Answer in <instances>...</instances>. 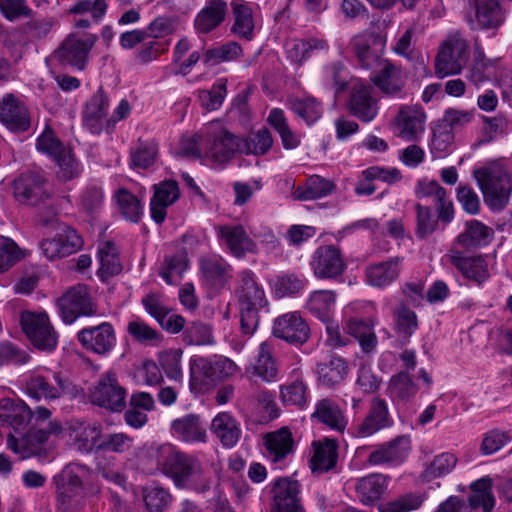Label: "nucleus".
I'll return each instance as SVG.
<instances>
[{
	"label": "nucleus",
	"instance_id": "nucleus-1",
	"mask_svg": "<svg viewBox=\"0 0 512 512\" xmlns=\"http://www.w3.org/2000/svg\"><path fill=\"white\" fill-rule=\"evenodd\" d=\"M156 451L161 472L171 479L177 489L199 494L211 489L212 474L196 455L181 451L171 444L160 445Z\"/></svg>",
	"mask_w": 512,
	"mask_h": 512
},
{
	"label": "nucleus",
	"instance_id": "nucleus-2",
	"mask_svg": "<svg viewBox=\"0 0 512 512\" xmlns=\"http://www.w3.org/2000/svg\"><path fill=\"white\" fill-rule=\"evenodd\" d=\"M54 479L57 508L61 512H80L90 499L101 494L94 471L86 464L69 463Z\"/></svg>",
	"mask_w": 512,
	"mask_h": 512
},
{
	"label": "nucleus",
	"instance_id": "nucleus-3",
	"mask_svg": "<svg viewBox=\"0 0 512 512\" xmlns=\"http://www.w3.org/2000/svg\"><path fill=\"white\" fill-rule=\"evenodd\" d=\"M235 296L240 308L241 332L250 337L259 324L258 311L267 305L265 292L253 271L244 269L239 272Z\"/></svg>",
	"mask_w": 512,
	"mask_h": 512
},
{
	"label": "nucleus",
	"instance_id": "nucleus-4",
	"mask_svg": "<svg viewBox=\"0 0 512 512\" xmlns=\"http://www.w3.org/2000/svg\"><path fill=\"white\" fill-rule=\"evenodd\" d=\"M474 178L482 191L485 203L493 210H500L508 203L512 191L509 174L498 165L474 170Z\"/></svg>",
	"mask_w": 512,
	"mask_h": 512
},
{
	"label": "nucleus",
	"instance_id": "nucleus-5",
	"mask_svg": "<svg viewBox=\"0 0 512 512\" xmlns=\"http://www.w3.org/2000/svg\"><path fill=\"white\" fill-rule=\"evenodd\" d=\"M201 144L204 147V159L214 165L229 161L241 147L240 139L219 122H212L206 126Z\"/></svg>",
	"mask_w": 512,
	"mask_h": 512
},
{
	"label": "nucleus",
	"instance_id": "nucleus-6",
	"mask_svg": "<svg viewBox=\"0 0 512 512\" xmlns=\"http://www.w3.org/2000/svg\"><path fill=\"white\" fill-rule=\"evenodd\" d=\"M20 325L24 334L35 348L46 352H52L56 349L59 335L45 311L21 312Z\"/></svg>",
	"mask_w": 512,
	"mask_h": 512
},
{
	"label": "nucleus",
	"instance_id": "nucleus-7",
	"mask_svg": "<svg viewBox=\"0 0 512 512\" xmlns=\"http://www.w3.org/2000/svg\"><path fill=\"white\" fill-rule=\"evenodd\" d=\"M468 59L467 41L458 32L451 33L442 42L435 58V74L438 78L459 74Z\"/></svg>",
	"mask_w": 512,
	"mask_h": 512
},
{
	"label": "nucleus",
	"instance_id": "nucleus-8",
	"mask_svg": "<svg viewBox=\"0 0 512 512\" xmlns=\"http://www.w3.org/2000/svg\"><path fill=\"white\" fill-rule=\"evenodd\" d=\"M190 371L192 380L210 385L236 375L240 368L228 357L213 355L192 358L190 360Z\"/></svg>",
	"mask_w": 512,
	"mask_h": 512
},
{
	"label": "nucleus",
	"instance_id": "nucleus-9",
	"mask_svg": "<svg viewBox=\"0 0 512 512\" xmlns=\"http://www.w3.org/2000/svg\"><path fill=\"white\" fill-rule=\"evenodd\" d=\"M102 425L85 419H71L66 422L64 442L72 450L88 455L98 452L102 436Z\"/></svg>",
	"mask_w": 512,
	"mask_h": 512
},
{
	"label": "nucleus",
	"instance_id": "nucleus-10",
	"mask_svg": "<svg viewBox=\"0 0 512 512\" xmlns=\"http://www.w3.org/2000/svg\"><path fill=\"white\" fill-rule=\"evenodd\" d=\"M26 395L37 401H51L68 391L69 382L60 373L45 370L33 372L23 380Z\"/></svg>",
	"mask_w": 512,
	"mask_h": 512
},
{
	"label": "nucleus",
	"instance_id": "nucleus-11",
	"mask_svg": "<svg viewBox=\"0 0 512 512\" xmlns=\"http://www.w3.org/2000/svg\"><path fill=\"white\" fill-rule=\"evenodd\" d=\"M56 307L61 320L68 325L82 316H92L97 312L89 289L84 284H78L68 289L56 300Z\"/></svg>",
	"mask_w": 512,
	"mask_h": 512
},
{
	"label": "nucleus",
	"instance_id": "nucleus-12",
	"mask_svg": "<svg viewBox=\"0 0 512 512\" xmlns=\"http://www.w3.org/2000/svg\"><path fill=\"white\" fill-rule=\"evenodd\" d=\"M84 245L81 235L67 224H59L52 238L43 239L40 243L42 254L48 260H57L74 254Z\"/></svg>",
	"mask_w": 512,
	"mask_h": 512
},
{
	"label": "nucleus",
	"instance_id": "nucleus-13",
	"mask_svg": "<svg viewBox=\"0 0 512 512\" xmlns=\"http://www.w3.org/2000/svg\"><path fill=\"white\" fill-rule=\"evenodd\" d=\"M91 402L111 411H121L125 407L126 390L120 386L114 373L103 374L90 389Z\"/></svg>",
	"mask_w": 512,
	"mask_h": 512
},
{
	"label": "nucleus",
	"instance_id": "nucleus-14",
	"mask_svg": "<svg viewBox=\"0 0 512 512\" xmlns=\"http://www.w3.org/2000/svg\"><path fill=\"white\" fill-rule=\"evenodd\" d=\"M98 37L95 34H70L56 52V57L63 65L83 70L88 54Z\"/></svg>",
	"mask_w": 512,
	"mask_h": 512
},
{
	"label": "nucleus",
	"instance_id": "nucleus-15",
	"mask_svg": "<svg viewBox=\"0 0 512 512\" xmlns=\"http://www.w3.org/2000/svg\"><path fill=\"white\" fill-rule=\"evenodd\" d=\"M271 512H305L301 485L290 477H280L271 484Z\"/></svg>",
	"mask_w": 512,
	"mask_h": 512
},
{
	"label": "nucleus",
	"instance_id": "nucleus-16",
	"mask_svg": "<svg viewBox=\"0 0 512 512\" xmlns=\"http://www.w3.org/2000/svg\"><path fill=\"white\" fill-rule=\"evenodd\" d=\"M473 15L467 22L473 30L498 29L505 21L506 14L501 0H469Z\"/></svg>",
	"mask_w": 512,
	"mask_h": 512
},
{
	"label": "nucleus",
	"instance_id": "nucleus-17",
	"mask_svg": "<svg viewBox=\"0 0 512 512\" xmlns=\"http://www.w3.org/2000/svg\"><path fill=\"white\" fill-rule=\"evenodd\" d=\"M76 338L84 349L100 356L108 355L117 342L115 329L109 322L82 328Z\"/></svg>",
	"mask_w": 512,
	"mask_h": 512
},
{
	"label": "nucleus",
	"instance_id": "nucleus-18",
	"mask_svg": "<svg viewBox=\"0 0 512 512\" xmlns=\"http://www.w3.org/2000/svg\"><path fill=\"white\" fill-rule=\"evenodd\" d=\"M108 111L109 97L102 88H99L85 104L82 113L83 127L93 135L111 133Z\"/></svg>",
	"mask_w": 512,
	"mask_h": 512
},
{
	"label": "nucleus",
	"instance_id": "nucleus-19",
	"mask_svg": "<svg viewBox=\"0 0 512 512\" xmlns=\"http://www.w3.org/2000/svg\"><path fill=\"white\" fill-rule=\"evenodd\" d=\"M414 194L417 199H432L436 213L442 223L448 224L454 219V206L448 197L447 191L436 180L427 178L420 179L414 187Z\"/></svg>",
	"mask_w": 512,
	"mask_h": 512
},
{
	"label": "nucleus",
	"instance_id": "nucleus-20",
	"mask_svg": "<svg viewBox=\"0 0 512 512\" xmlns=\"http://www.w3.org/2000/svg\"><path fill=\"white\" fill-rule=\"evenodd\" d=\"M13 193L18 202L27 205H37L50 197L46 179L33 172L22 174L14 181Z\"/></svg>",
	"mask_w": 512,
	"mask_h": 512
},
{
	"label": "nucleus",
	"instance_id": "nucleus-21",
	"mask_svg": "<svg viewBox=\"0 0 512 512\" xmlns=\"http://www.w3.org/2000/svg\"><path fill=\"white\" fill-rule=\"evenodd\" d=\"M310 266L318 279H334L346 268L340 250L334 245L318 247L312 255Z\"/></svg>",
	"mask_w": 512,
	"mask_h": 512
},
{
	"label": "nucleus",
	"instance_id": "nucleus-22",
	"mask_svg": "<svg viewBox=\"0 0 512 512\" xmlns=\"http://www.w3.org/2000/svg\"><path fill=\"white\" fill-rule=\"evenodd\" d=\"M385 39L373 32H362L351 40V46L359 64L371 69L381 63Z\"/></svg>",
	"mask_w": 512,
	"mask_h": 512
},
{
	"label": "nucleus",
	"instance_id": "nucleus-23",
	"mask_svg": "<svg viewBox=\"0 0 512 512\" xmlns=\"http://www.w3.org/2000/svg\"><path fill=\"white\" fill-rule=\"evenodd\" d=\"M425 122L420 106H401L394 120L395 134L406 141H417L425 131Z\"/></svg>",
	"mask_w": 512,
	"mask_h": 512
},
{
	"label": "nucleus",
	"instance_id": "nucleus-24",
	"mask_svg": "<svg viewBox=\"0 0 512 512\" xmlns=\"http://www.w3.org/2000/svg\"><path fill=\"white\" fill-rule=\"evenodd\" d=\"M273 335L289 344L302 345L310 336V328L298 312L285 313L274 320Z\"/></svg>",
	"mask_w": 512,
	"mask_h": 512
},
{
	"label": "nucleus",
	"instance_id": "nucleus-25",
	"mask_svg": "<svg viewBox=\"0 0 512 512\" xmlns=\"http://www.w3.org/2000/svg\"><path fill=\"white\" fill-rule=\"evenodd\" d=\"M392 423L387 402L379 397H374L366 416L355 427L353 434L360 438L370 437L378 431L390 427Z\"/></svg>",
	"mask_w": 512,
	"mask_h": 512
},
{
	"label": "nucleus",
	"instance_id": "nucleus-26",
	"mask_svg": "<svg viewBox=\"0 0 512 512\" xmlns=\"http://www.w3.org/2000/svg\"><path fill=\"white\" fill-rule=\"evenodd\" d=\"M217 236L224 241L229 252L242 259L246 254L258 253L256 242L247 234L242 225H222L216 228Z\"/></svg>",
	"mask_w": 512,
	"mask_h": 512
},
{
	"label": "nucleus",
	"instance_id": "nucleus-27",
	"mask_svg": "<svg viewBox=\"0 0 512 512\" xmlns=\"http://www.w3.org/2000/svg\"><path fill=\"white\" fill-rule=\"evenodd\" d=\"M381 68L371 77L373 84L386 96L403 97L406 77L400 66L387 59L379 63Z\"/></svg>",
	"mask_w": 512,
	"mask_h": 512
},
{
	"label": "nucleus",
	"instance_id": "nucleus-28",
	"mask_svg": "<svg viewBox=\"0 0 512 512\" xmlns=\"http://www.w3.org/2000/svg\"><path fill=\"white\" fill-rule=\"evenodd\" d=\"M0 122L13 132H24L30 127L26 106L12 93L0 100Z\"/></svg>",
	"mask_w": 512,
	"mask_h": 512
},
{
	"label": "nucleus",
	"instance_id": "nucleus-29",
	"mask_svg": "<svg viewBox=\"0 0 512 512\" xmlns=\"http://www.w3.org/2000/svg\"><path fill=\"white\" fill-rule=\"evenodd\" d=\"M411 449V441L408 436H399L390 442L379 445L373 450L367 459L370 465H398L408 456Z\"/></svg>",
	"mask_w": 512,
	"mask_h": 512
},
{
	"label": "nucleus",
	"instance_id": "nucleus-30",
	"mask_svg": "<svg viewBox=\"0 0 512 512\" xmlns=\"http://www.w3.org/2000/svg\"><path fill=\"white\" fill-rule=\"evenodd\" d=\"M273 345L262 342L258 347V353L253 363L245 368L248 377H258L263 382L273 383L279 380V368L273 356Z\"/></svg>",
	"mask_w": 512,
	"mask_h": 512
},
{
	"label": "nucleus",
	"instance_id": "nucleus-31",
	"mask_svg": "<svg viewBox=\"0 0 512 512\" xmlns=\"http://www.w3.org/2000/svg\"><path fill=\"white\" fill-rule=\"evenodd\" d=\"M447 258L465 278L478 285L489 278L487 263L482 256L466 257L461 251L452 248Z\"/></svg>",
	"mask_w": 512,
	"mask_h": 512
},
{
	"label": "nucleus",
	"instance_id": "nucleus-32",
	"mask_svg": "<svg viewBox=\"0 0 512 512\" xmlns=\"http://www.w3.org/2000/svg\"><path fill=\"white\" fill-rule=\"evenodd\" d=\"M348 109L355 117L363 122H371L378 114V105L372 96L371 87L358 82L351 91Z\"/></svg>",
	"mask_w": 512,
	"mask_h": 512
},
{
	"label": "nucleus",
	"instance_id": "nucleus-33",
	"mask_svg": "<svg viewBox=\"0 0 512 512\" xmlns=\"http://www.w3.org/2000/svg\"><path fill=\"white\" fill-rule=\"evenodd\" d=\"M170 432L174 438L188 444L206 443L208 438L206 428L196 414L174 419L170 424Z\"/></svg>",
	"mask_w": 512,
	"mask_h": 512
},
{
	"label": "nucleus",
	"instance_id": "nucleus-34",
	"mask_svg": "<svg viewBox=\"0 0 512 512\" xmlns=\"http://www.w3.org/2000/svg\"><path fill=\"white\" fill-rule=\"evenodd\" d=\"M154 194L150 201V214L152 219L160 224L167 215V208L173 205L180 197L178 183L174 180L162 181L154 186Z\"/></svg>",
	"mask_w": 512,
	"mask_h": 512
},
{
	"label": "nucleus",
	"instance_id": "nucleus-35",
	"mask_svg": "<svg viewBox=\"0 0 512 512\" xmlns=\"http://www.w3.org/2000/svg\"><path fill=\"white\" fill-rule=\"evenodd\" d=\"M32 411L22 400L3 398L0 400V420L8 424L12 434L19 435L25 431L32 419Z\"/></svg>",
	"mask_w": 512,
	"mask_h": 512
},
{
	"label": "nucleus",
	"instance_id": "nucleus-36",
	"mask_svg": "<svg viewBox=\"0 0 512 512\" xmlns=\"http://www.w3.org/2000/svg\"><path fill=\"white\" fill-rule=\"evenodd\" d=\"M200 270L205 285L214 290L223 288L232 278V266L220 256L202 258Z\"/></svg>",
	"mask_w": 512,
	"mask_h": 512
},
{
	"label": "nucleus",
	"instance_id": "nucleus-37",
	"mask_svg": "<svg viewBox=\"0 0 512 512\" xmlns=\"http://www.w3.org/2000/svg\"><path fill=\"white\" fill-rule=\"evenodd\" d=\"M48 439V433L43 430L30 431L27 428L19 435L9 433L7 446L21 459L29 458L40 452L41 446Z\"/></svg>",
	"mask_w": 512,
	"mask_h": 512
},
{
	"label": "nucleus",
	"instance_id": "nucleus-38",
	"mask_svg": "<svg viewBox=\"0 0 512 512\" xmlns=\"http://www.w3.org/2000/svg\"><path fill=\"white\" fill-rule=\"evenodd\" d=\"M228 4L225 0H206L194 19L197 33L207 34L218 28L225 20Z\"/></svg>",
	"mask_w": 512,
	"mask_h": 512
},
{
	"label": "nucleus",
	"instance_id": "nucleus-39",
	"mask_svg": "<svg viewBox=\"0 0 512 512\" xmlns=\"http://www.w3.org/2000/svg\"><path fill=\"white\" fill-rule=\"evenodd\" d=\"M388 487V479L382 474H370L355 481L354 489L360 502L373 505L380 500Z\"/></svg>",
	"mask_w": 512,
	"mask_h": 512
},
{
	"label": "nucleus",
	"instance_id": "nucleus-40",
	"mask_svg": "<svg viewBox=\"0 0 512 512\" xmlns=\"http://www.w3.org/2000/svg\"><path fill=\"white\" fill-rule=\"evenodd\" d=\"M210 429L226 448L234 447L241 435L238 421L228 412L218 413L212 419Z\"/></svg>",
	"mask_w": 512,
	"mask_h": 512
},
{
	"label": "nucleus",
	"instance_id": "nucleus-41",
	"mask_svg": "<svg viewBox=\"0 0 512 512\" xmlns=\"http://www.w3.org/2000/svg\"><path fill=\"white\" fill-rule=\"evenodd\" d=\"M266 456L273 462L285 459L294 447L292 433L286 427L268 433L264 438Z\"/></svg>",
	"mask_w": 512,
	"mask_h": 512
},
{
	"label": "nucleus",
	"instance_id": "nucleus-42",
	"mask_svg": "<svg viewBox=\"0 0 512 512\" xmlns=\"http://www.w3.org/2000/svg\"><path fill=\"white\" fill-rule=\"evenodd\" d=\"M494 236L493 230L478 220H470L465 224L456 242L466 249H476L488 245Z\"/></svg>",
	"mask_w": 512,
	"mask_h": 512
},
{
	"label": "nucleus",
	"instance_id": "nucleus-43",
	"mask_svg": "<svg viewBox=\"0 0 512 512\" xmlns=\"http://www.w3.org/2000/svg\"><path fill=\"white\" fill-rule=\"evenodd\" d=\"M230 5L233 14L231 32L245 40L253 39L255 25L251 6L244 0H233Z\"/></svg>",
	"mask_w": 512,
	"mask_h": 512
},
{
	"label": "nucleus",
	"instance_id": "nucleus-44",
	"mask_svg": "<svg viewBox=\"0 0 512 512\" xmlns=\"http://www.w3.org/2000/svg\"><path fill=\"white\" fill-rule=\"evenodd\" d=\"M314 453L310 460L313 473H324L334 468L338 458V444L333 439L313 443Z\"/></svg>",
	"mask_w": 512,
	"mask_h": 512
},
{
	"label": "nucleus",
	"instance_id": "nucleus-45",
	"mask_svg": "<svg viewBox=\"0 0 512 512\" xmlns=\"http://www.w3.org/2000/svg\"><path fill=\"white\" fill-rule=\"evenodd\" d=\"M311 418L339 432H343L347 426V419L339 406L327 398L321 399L316 403Z\"/></svg>",
	"mask_w": 512,
	"mask_h": 512
},
{
	"label": "nucleus",
	"instance_id": "nucleus-46",
	"mask_svg": "<svg viewBox=\"0 0 512 512\" xmlns=\"http://www.w3.org/2000/svg\"><path fill=\"white\" fill-rule=\"evenodd\" d=\"M319 382L326 387H334L344 380L348 374V366L345 360L332 355L329 359L317 364Z\"/></svg>",
	"mask_w": 512,
	"mask_h": 512
},
{
	"label": "nucleus",
	"instance_id": "nucleus-47",
	"mask_svg": "<svg viewBox=\"0 0 512 512\" xmlns=\"http://www.w3.org/2000/svg\"><path fill=\"white\" fill-rule=\"evenodd\" d=\"M400 259L398 257L366 268V278L369 285L383 288L390 285L399 275Z\"/></svg>",
	"mask_w": 512,
	"mask_h": 512
},
{
	"label": "nucleus",
	"instance_id": "nucleus-48",
	"mask_svg": "<svg viewBox=\"0 0 512 512\" xmlns=\"http://www.w3.org/2000/svg\"><path fill=\"white\" fill-rule=\"evenodd\" d=\"M267 122L279 134L284 149L292 150L300 145L301 135L290 128L282 109L273 108L269 112Z\"/></svg>",
	"mask_w": 512,
	"mask_h": 512
},
{
	"label": "nucleus",
	"instance_id": "nucleus-49",
	"mask_svg": "<svg viewBox=\"0 0 512 512\" xmlns=\"http://www.w3.org/2000/svg\"><path fill=\"white\" fill-rule=\"evenodd\" d=\"M118 254L116 245L111 241H105L99 245L98 259L100 267L98 269V276L102 280L118 275L122 271Z\"/></svg>",
	"mask_w": 512,
	"mask_h": 512
},
{
	"label": "nucleus",
	"instance_id": "nucleus-50",
	"mask_svg": "<svg viewBox=\"0 0 512 512\" xmlns=\"http://www.w3.org/2000/svg\"><path fill=\"white\" fill-rule=\"evenodd\" d=\"M318 80L324 88L332 89L338 95L347 87L346 68L340 61L328 63L319 72Z\"/></svg>",
	"mask_w": 512,
	"mask_h": 512
},
{
	"label": "nucleus",
	"instance_id": "nucleus-51",
	"mask_svg": "<svg viewBox=\"0 0 512 512\" xmlns=\"http://www.w3.org/2000/svg\"><path fill=\"white\" fill-rule=\"evenodd\" d=\"M347 333L356 338L363 352L370 353L376 349L377 337L373 326L362 319L351 317L346 321Z\"/></svg>",
	"mask_w": 512,
	"mask_h": 512
},
{
	"label": "nucleus",
	"instance_id": "nucleus-52",
	"mask_svg": "<svg viewBox=\"0 0 512 512\" xmlns=\"http://www.w3.org/2000/svg\"><path fill=\"white\" fill-rule=\"evenodd\" d=\"M472 494L469 496V504L472 508H482L484 512H491L495 505L492 494V479L489 476L482 477L470 485Z\"/></svg>",
	"mask_w": 512,
	"mask_h": 512
},
{
	"label": "nucleus",
	"instance_id": "nucleus-53",
	"mask_svg": "<svg viewBox=\"0 0 512 512\" xmlns=\"http://www.w3.org/2000/svg\"><path fill=\"white\" fill-rule=\"evenodd\" d=\"M120 213L126 220L137 223L144 214V205L141 199L125 188H120L115 194Z\"/></svg>",
	"mask_w": 512,
	"mask_h": 512
},
{
	"label": "nucleus",
	"instance_id": "nucleus-54",
	"mask_svg": "<svg viewBox=\"0 0 512 512\" xmlns=\"http://www.w3.org/2000/svg\"><path fill=\"white\" fill-rule=\"evenodd\" d=\"M335 186L333 182L318 175L311 176L305 184L297 187L296 198L299 200H314L323 198L332 193Z\"/></svg>",
	"mask_w": 512,
	"mask_h": 512
},
{
	"label": "nucleus",
	"instance_id": "nucleus-55",
	"mask_svg": "<svg viewBox=\"0 0 512 512\" xmlns=\"http://www.w3.org/2000/svg\"><path fill=\"white\" fill-rule=\"evenodd\" d=\"M240 150L246 154L256 156L266 154L273 145V137L267 128H261L250 133L245 139L240 140Z\"/></svg>",
	"mask_w": 512,
	"mask_h": 512
},
{
	"label": "nucleus",
	"instance_id": "nucleus-56",
	"mask_svg": "<svg viewBox=\"0 0 512 512\" xmlns=\"http://www.w3.org/2000/svg\"><path fill=\"white\" fill-rule=\"evenodd\" d=\"M425 494L420 492H409L379 505V512H413L418 510L424 503Z\"/></svg>",
	"mask_w": 512,
	"mask_h": 512
},
{
	"label": "nucleus",
	"instance_id": "nucleus-57",
	"mask_svg": "<svg viewBox=\"0 0 512 512\" xmlns=\"http://www.w3.org/2000/svg\"><path fill=\"white\" fill-rule=\"evenodd\" d=\"M336 295L331 290L314 291L308 301V310L320 320L328 321L334 308Z\"/></svg>",
	"mask_w": 512,
	"mask_h": 512
},
{
	"label": "nucleus",
	"instance_id": "nucleus-58",
	"mask_svg": "<svg viewBox=\"0 0 512 512\" xmlns=\"http://www.w3.org/2000/svg\"><path fill=\"white\" fill-rule=\"evenodd\" d=\"M279 397L284 406L304 407L307 402V385L301 379L279 387Z\"/></svg>",
	"mask_w": 512,
	"mask_h": 512
},
{
	"label": "nucleus",
	"instance_id": "nucleus-59",
	"mask_svg": "<svg viewBox=\"0 0 512 512\" xmlns=\"http://www.w3.org/2000/svg\"><path fill=\"white\" fill-rule=\"evenodd\" d=\"M288 104L289 108L307 124H312L321 117V104L313 97L291 98Z\"/></svg>",
	"mask_w": 512,
	"mask_h": 512
},
{
	"label": "nucleus",
	"instance_id": "nucleus-60",
	"mask_svg": "<svg viewBox=\"0 0 512 512\" xmlns=\"http://www.w3.org/2000/svg\"><path fill=\"white\" fill-rule=\"evenodd\" d=\"M188 268V258L185 252H178L173 256H166L164 265L160 271L164 281L173 285L182 278L183 273Z\"/></svg>",
	"mask_w": 512,
	"mask_h": 512
},
{
	"label": "nucleus",
	"instance_id": "nucleus-61",
	"mask_svg": "<svg viewBox=\"0 0 512 512\" xmlns=\"http://www.w3.org/2000/svg\"><path fill=\"white\" fill-rule=\"evenodd\" d=\"M127 332L133 340L143 345L156 346L162 340L161 334L140 318L128 322Z\"/></svg>",
	"mask_w": 512,
	"mask_h": 512
},
{
	"label": "nucleus",
	"instance_id": "nucleus-62",
	"mask_svg": "<svg viewBox=\"0 0 512 512\" xmlns=\"http://www.w3.org/2000/svg\"><path fill=\"white\" fill-rule=\"evenodd\" d=\"M432 132L431 153L434 157L442 158L450 151L454 143V132L439 120L433 127Z\"/></svg>",
	"mask_w": 512,
	"mask_h": 512
},
{
	"label": "nucleus",
	"instance_id": "nucleus-63",
	"mask_svg": "<svg viewBox=\"0 0 512 512\" xmlns=\"http://www.w3.org/2000/svg\"><path fill=\"white\" fill-rule=\"evenodd\" d=\"M414 208L416 212L415 234L419 239H425L437 230L441 220L433 214L429 206L417 203Z\"/></svg>",
	"mask_w": 512,
	"mask_h": 512
},
{
	"label": "nucleus",
	"instance_id": "nucleus-64",
	"mask_svg": "<svg viewBox=\"0 0 512 512\" xmlns=\"http://www.w3.org/2000/svg\"><path fill=\"white\" fill-rule=\"evenodd\" d=\"M142 494L149 512H163L172 500L169 491L157 485L144 487Z\"/></svg>",
	"mask_w": 512,
	"mask_h": 512
}]
</instances>
